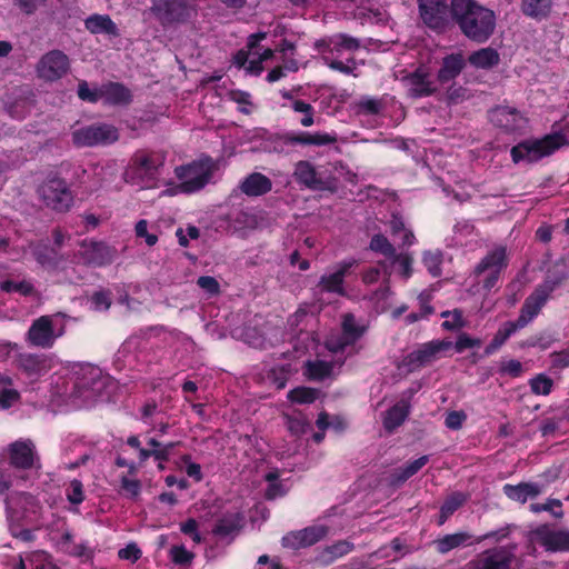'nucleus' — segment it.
<instances>
[{
  "label": "nucleus",
  "instance_id": "1",
  "mask_svg": "<svg viewBox=\"0 0 569 569\" xmlns=\"http://www.w3.org/2000/svg\"><path fill=\"white\" fill-rule=\"evenodd\" d=\"M452 21L469 40L483 43L495 32V12L476 0H451Z\"/></svg>",
  "mask_w": 569,
  "mask_h": 569
},
{
  "label": "nucleus",
  "instance_id": "2",
  "mask_svg": "<svg viewBox=\"0 0 569 569\" xmlns=\"http://www.w3.org/2000/svg\"><path fill=\"white\" fill-rule=\"evenodd\" d=\"M162 166L161 157L139 151L132 157L123 177L129 183L141 188H153L157 186Z\"/></svg>",
  "mask_w": 569,
  "mask_h": 569
},
{
  "label": "nucleus",
  "instance_id": "3",
  "mask_svg": "<svg viewBox=\"0 0 569 569\" xmlns=\"http://www.w3.org/2000/svg\"><path fill=\"white\" fill-rule=\"evenodd\" d=\"M64 333L66 325L61 315H47L32 321L26 333V341L32 347L50 349Z\"/></svg>",
  "mask_w": 569,
  "mask_h": 569
},
{
  "label": "nucleus",
  "instance_id": "4",
  "mask_svg": "<svg viewBox=\"0 0 569 569\" xmlns=\"http://www.w3.org/2000/svg\"><path fill=\"white\" fill-rule=\"evenodd\" d=\"M216 164L211 158H204L177 167L174 172L180 181L177 189L183 193L201 190L212 178Z\"/></svg>",
  "mask_w": 569,
  "mask_h": 569
},
{
  "label": "nucleus",
  "instance_id": "5",
  "mask_svg": "<svg viewBox=\"0 0 569 569\" xmlns=\"http://www.w3.org/2000/svg\"><path fill=\"white\" fill-rule=\"evenodd\" d=\"M563 143V137L560 134H548L542 139L526 140L511 149L513 162L525 161L532 163L543 157L550 156Z\"/></svg>",
  "mask_w": 569,
  "mask_h": 569
},
{
  "label": "nucleus",
  "instance_id": "6",
  "mask_svg": "<svg viewBox=\"0 0 569 569\" xmlns=\"http://www.w3.org/2000/svg\"><path fill=\"white\" fill-rule=\"evenodd\" d=\"M119 130L110 123L96 122L72 131V143L78 148H93L112 144L119 140Z\"/></svg>",
  "mask_w": 569,
  "mask_h": 569
},
{
  "label": "nucleus",
  "instance_id": "7",
  "mask_svg": "<svg viewBox=\"0 0 569 569\" xmlns=\"http://www.w3.org/2000/svg\"><path fill=\"white\" fill-rule=\"evenodd\" d=\"M37 193L46 207L58 212L68 211L73 201L67 182L57 177L42 181L37 189Z\"/></svg>",
  "mask_w": 569,
  "mask_h": 569
},
{
  "label": "nucleus",
  "instance_id": "8",
  "mask_svg": "<svg viewBox=\"0 0 569 569\" xmlns=\"http://www.w3.org/2000/svg\"><path fill=\"white\" fill-rule=\"evenodd\" d=\"M508 264L507 251L505 247H497L489 251L476 266L475 273L485 276L483 288L490 290L493 288Z\"/></svg>",
  "mask_w": 569,
  "mask_h": 569
},
{
  "label": "nucleus",
  "instance_id": "9",
  "mask_svg": "<svg viewBox=\"0 0 569 569\" xmlns=\"http://www.w3.org/2000/svg\"><path fill=\"white\" fill-rule=\"evenodd\" d=\"M150 11L162 26L180 23L190 17V8L183 0H153Z\"/></svg>",
  "mask_w": 569,
  "mask_h": 569
},
{
  "label": "nucleus",
  "instance_id": "10",
  "mask_svg": "<svg viewBox=\"0 0 569 569\" xmlns=\"http://www.w3.org/2000/svg\"><path fill=\"white\" fill-rule=\"evenodd\" d=\"M422 21L431 29L443 30L452 20L451 6L446 0H418Z\"/></svg>",
  "mask_w": 569,
  "mask_h": 569
},
{
  "label": "nucleus",
  "instance_id": "11",
  "mask_svg": "<svg viewBox=\"0 0 569 569\" xmlns=\"http://www.w3.org/2000/svg\"><path fill=\"white\" fill-rule=\"evenodd\" d=\"M70 61L66 53L60 50H51L39 60L37 72L39 78L46 81H56L68 73Z\"/></svg>",
  "mask_w": 569,
  "mask_h": 569
},
{
  "label": "nucleus",
  "instance_id": "12",
  "mask_svg": "<svg viewBox=\"0 0 569 569\" xmlns=\"http://www.w3.org/2000/svg\"><path fill=\"white\" fill-rule=\"evenodd\" d=\"M490 122L505 132L523 130L527 126V118L516 108L510 106H497L489 110Z\"/></svg>",
  "mask_w": 569,
  "mask_h": 569
},
{
  "label": "nucleus",
  "instance_id": "13",
  "mask_svg": "<svg viewBox=\"0 0 569 569\" xmlns=\"http://www.w3.org/2000/svg\"><path fill=\"white\" fill-rule=\"evenodd\" d=\"M513 558L507 548H493L470 560L465 569H511Z\"/></svg>",
  "mask_w": 569,
  "mask_h": 569
},
{
  "label": "nucleus",
  "instance_id": "14",
  "mask_svg": "<svg viewBox=\"0 0 569 569\" xmlns=\"http://www.w3.org/2000/svg\"><path fill=\"white\" fill-rule=\"evenodd\" d=\"M553 286L545 283L535 289V291L525 300L520 315L515 321L521 329L525 328L541 310L547 302Z\"/></svg>",
  "mask_w": 569,
  "mask_h": 569
},
{
  "label": "nucleus",
  "instance_id": "15",
  "mask_svg": "<svg viewBox=\"0 0 569 569\" xmlns=\"http://www.w3.org/2000/svg\"><path fill=\"white\" fill-rule=\"evenodd\" d=\"M82 249L73 256V260L78 258L88 266L101 267L113 260L114 250L109 246L97 241H81Z\"/></svg>",
  "mask_w": 569,
  "mask_h": 569
},
{
  "label": "nucleus",
  "instance_id": "16",
  "mask_svg": "<svg viewBox=\"0 0 569 569\" xmlns=\"http://www.w3.org/2000/svg\"><path fill=\"white\" fill-rule=\"evenodd\" d=\"M328 530L325 526H311L298 531H291L282 538V546L290 549L310 547L320 541Z\"/></svg>",
  "mask_w": 569,
  "mask_h": 569
},
{
  "label": "nucleus",
  "instance_id": "17",
  "mask_svg": "<svg viewBox=\"0 0 569 569\" xmlns=\"http://www.w3.org/2000/svg\"><path fill=\"white\" fill-rule=\"evenodd\" d=\"M10 463L19 469H31L38 462L34 443L27 440H18L12 442L9 448Z\"/></svg>",
  "mask_w": 569,
  "mask_h": 569
},
{
  "label": "nucleus",
  "instance_id": "18",
  "mask_svg": "<svg viewBox=\"0 0 569 569\" xmlns=\"http://www.w3.org/2000/svg\"><path fill=\"white\" fill-rule=\"evenodd\" d=\"M355 264V260L340 262L332 272L321 276L317 287L321 292L345 296L346 290L343 287V281L346 276L349 273L350 269Z\"/></svg>",
  "mask_w": 569,
  "mask_h": 569
},
{
  "label": "nucleus",
  "instance_id": "19",
  "mask_svg": "<svg viewBox=\"0 0 569 569\" xmlns=\"http://www.w3.org/2000/svg\"><path fill=\"white\" fill-rule=\"evenodd\" d=\"M36 499L30 493L14 492L6 498L8 522L20 521L27 512H36Z\"/></svg>",
  "mask_w": 569,
  "mask_h": 569
},
{
  "label": "nucleus",
  "instance_id": "20",
  "mask_svg": "<svg viewBox=\"0 0 569 569\" xmlns=\"http://www.w3.org/2000/svg\"><path fill=\"white\" fill-rule=\"evenodd\" d=\"M81 371V377L76 382V395L88 400L94 397L103 386V379L98 368L86 367Z\"/></svg>",
  "mask_w": 569,
  "mask_h": 569
},
{
  "label": "nucleus",
  "instance_id": "21",
  "mask_svg": "<svg viewBox=\"0 0 569 569\" xmlns=\"http://www.w3.org/2000/svg\"><path fill=\"white\" fill-rule=\"evenodd\" d=\"M293 178L299 184L310 190H323L326 188V182L317 172L316 167L307 160H300L295 164Z\"/></svg>",
  "mask_w": 569,
  "mask_h": 569
},
{
  "label": "nucleus",
  "instance_id": "22",
  "mask_svg": "<svg viewBox=\"0 0 569 569\" xmlns=\"http://www.w3.org/2000/svg\"><path fill=\"white\" fill-rule=\"evenodd\" d=\"M451 347L452 342L449 340H433L413 351L410 355V359L419 366H426L437 360L442 352L449 350Z\"/></svg>",
  "mask_w": 569,
  "mask_h": 569
},
{
  "label": "nucleus",
  "instance_id": "23",
  "mask_svg": "<svg viewBox=\"0 0 569 569\" xmlns=\"http://www.w3.org/2000/svg\"><path fill=\"white\" fill-rule=\"evenodd\" d=\"M402 81L408 90V94L412 98L430 96L436 90L432 82L429 80V74L422 69L409 73Z\"/></svg>",
  "mask_w": 569,
  "mask_h": 569
},
{
  "label": "nucleus",
  "instance_id": "24",
  "mask_svg": "<svg viewBox=\"0 0 569 569\" xmlns=\"http://www.w3.org/2000/svg\"><path fill=\"white\" fill-rule=\"evenodd\" d=\"M338 140L336 133L327 132H300V133H288L283 137V141L287 144H302V146H327L336 143Z\"/></svg>",
  "mask_w": 569,
  "mask_h": 569
},
{
  "label": "nucleus",
  "instance_id": "25",
  "mask_svg": "<svg viewBox=\"0 0 569 569\" xmlns=\"http://www.w3.org/2000/svg\"><path fill=\"white\" fill-rule=\"evenodd\" d=\"M507 498L519 503H526L542 492V486L537 482H520L518 485L507 483L502 487Z\"/></svg>",
  "mask_w": 569,
  "mask_h": 569
},
{
  "label": "nucleus",
  "instance_id": "26",
  "mask_svg": "<svg viewBox=\"0 0 569 569\" xmlns=\"http://www.w3.org/2000/svg\"><path fill=\"white\" fill-rule=\"evenodd\" d=\"M475 540L471 533L467 531H459L455 533L445 535L432 541V546L436 551L440 555H447L448 552L473 545Z\"/></svg>",
  "mask_w": 569,
  "mask_h": 569
},
{
  "label": "nucleus",
  "instance_id": "27",
  "mask_svg": "<svg viewBox=\"0 0 569 569\" xmlns=\"http://www.w3.org/2000/svg\"><path fill=\"white\" fill-rule=\"evenodd\" d=\"M14 362L16 367L29 377L40 376L49 369L44 355L19 353Z\"/></svg>",
  "mask_w": 569,
  "mask_h": 569
},
{
  "label": "nucleus",
  "instance_id": "28",
  "mask_svg": "<svg viewBox=\"0 0 569 569\" xmlns=\"http://www.w3.org/2000/svg\"><path fill=\"white\" fill-rule=\"evenodd\" d=\"M30 248L34 259L42 267L56 269L60 266L61 262L69 258L60 253V251L53 246L50 247L43 242L31 244Z\"/></svg>",
  "mask_w": 569,
  "mask_h": 569
},
{
  "label": "nucleus",
  "instance_id": "29",
  "mask_svg": "<svg viewBox=\"0 0 569 569\" xmlns=\"http://www.w3.org/2000/svg\"><path fill=\"white\" fill-rule=\"evenodd\" d=\"M317 48L322 52L331 53L355 52L360 48V40L346 33H338L332 36L328 43L326 41L318 42Z\"/></svg>",
  "mask_w": 569,
  "mask_h": 569
},
{
  "label": "nucleus",
  "instance_id": "30",
  "mask_svg": "<svg viewBox=\"0 0 569 569\" xmlns=\"http://www.w3.org/2000/svg\"><path fill=\"white\" fill-rule=\"evenodd\" d=\"M239 189L248 197H260L272 189V181L260 172H253L241 181Z\"/></svg>",
  "mask_w": 569,
  "mask_h": 569
},
{
  "label": "nucleus",
  "instance_id": "31",
  "mask_svg": "<svg viewBox=\"0 0 569 569\" xmlns=\"http://www.w3.org/2000/svg\"><path fill=\"white\" fill-rule=\"evenodd\" d=\"M243 526V517L239 512L223 515L212 529V533L219 538H233Z\"/></svg>",
  "mask_w": 569,
  "mask_h": 569
},
{
  "label": "nucleus",
  "instance_id": "32",
  "mask_svg": "<svg viewBox=\"0 0 569 569\" xmlns=\"http://www.w3.org/2000/svg\"><path fill=\"white\" fill-rule=\"evenodd\" d=\"M379 267L382 269L385 278L382 281V286L378 290L372 292V295L370 296V300L376 305V309L379 312H383L389 308V306H390L389 299L392 296V292H391L390 286H389L391 270H390L389 266L387 264L386 260L380 261Z\"/></svg>",
  "mask_w": 569,
  "mask_h": 569
},
{
  "label": "nucleus",
  "instance_id": "33",
  "mask_svg": "<svg viewBox=\"0 0 569 569\" xmlns=\"http://www.w3.org/2000/svg\"><path fill=\"white\" fill-rule=\"evenodd\" d=\"M537 536L542 546L548 550H568L569 531L565 530H538Z\"/></svg>",
  "mask_w": 569,
  "mask_h": 569
},
{
  "label": "nucleus",
  "instance_id": "34",
  "mask_svg": "<svg viewBox=\"0 0 569 569\" xmlns=\"http://www.w3.org/2000/svg\"><path fill=\"white\" fill-rule=\"evenodd\" d=\"M84 26L87 30L94 34L104 33L112 37L119 36L117 24L107 14H92L86 19Z\"/></svg>",
  "mask_w": 569,
  "mask_h": 569
},
{
  "label": "nucleus",
  "instance_id": "35",
  "mask_svg": "<svg viewBox=\"0 0 569 569\" xmlns=\"http://www.w3.org/2000/svg\"><path fill=\"white\" fill-rule=\"evenodd\" d=\"M465 60L462 54L456 53L443 58L442 66L438 71V80L442 83L455 79L463 69Z\"/></svg>",
  "mask_w": 569,
  "mask_h": 569
},
{
  "label": "nucleus",
  "instance_id": "36",
  "mask_svg": "<svg viewBox=\"0 0 569 569\" xmlns=\"http://www.w3.org/2000/svg\"><path fill=\"white\" fill-rule=\"evenodd\" d=\"M21 399L20 392L13 387V379L0 372V408L9 409Z\"/></svg>",
  "mask_w": 569,
  "mask_h": 569
},
{
  "label": "nucleus",
  "instance_id": "37",
  "mask_svg": "<svg viewBox=\"0 0 569 569\" xmlns=\"http://www.w3.org/2000/svg\"><path fill=\"white\" fill-rule=\"evenodd\" d=\"M355 546L352 542L347 540H340L336 543L326 547L320 555L318 556V560L322 565H330L335 560L340 557H343L353 550Z\"/></svg>",
  "mask_w": 569,
  "mask_h": 569
},
{
  "label": "nucleus",
  "instance_id": "38",
  "mask_svg": "<svg viewBox=\"0 0 569 569\" xmlns=\"http://www.w3.org/2000/svg\"><path fill=\"white\" fill-rule=\"evenodd\" d=\"M468 499H469L468 493H463L460 491H455V492L450 493L446 498L445 502L442 503V506L440 508L438 525L442 526L456 510H458L460 507H462L467 502Z\"/></svg>",
  "mask_w": 569,
  "mask_h": 569
},
{
  "label": "nucleus",
  "instance_id": "39",
  "mask_svg": "<svg viewBox=\"0 0 569 569\" xmlns=\"http://www.w3.org/2000/svg\"><path fill=\"white\" fill-rule=\"evenodd\" d=\"M429 461V456H421L420 458L409 462L403 468L396 469L391 475V483L399 486L416 475Z\"/></svg>",
  "mask_w": 569,
  "mask_h": 569
},
{
  "label": "nucleus",
  "instance_id": "40",
  "mask_svg": "<svg viewBox=\"0 0 569 569\" xmlns=\"http://www.w3.org/2000/svg\"><path fill=\"white\" fill-rule=\"evenodd\" d=\"M409 415V406L401 401L393 407H391L383 419V426L385 428L391 432L396 428H398L400 425L403 423V421L407 419Z\"/></svg>",
  "mask_w": 569,
  "mask_h": 569
},
{
  "label": "nucleus",
  "instance_id": "41",
  "mask_svg": "<svg viewBox=\"0 0 569 569\" xmlns=\"http://www.w3.org/2000/svg\"><path fill=\"white\" fill-rule=\"evenodd\" d=\"M499 53L492 48H482L469 57V62L476 68L489 69L499 63Z\"/></svg>",
  "mask_w": 569,
  "mask_h": 569
},
{
  "label": "nucleus",
  "instance_id": "42",
  "mask_svg": "<svg viewBox=\"0 0 569 569\" xmlns=\"http://www.w3.org/2000/svg\"><path fill=\"white\" fill-rule=\"evenodd\" d=\"M389 224L391 236L401 240V247H409L415 243L416 237L413 232L406 227L401 217L392 214Z\"/></svg>",
  "mask_w": 569,
  "mask_h": 569
},
{
  "label": "nucleus",
  "instance_id": "43",
  "mask_svg": "<svg viewBox=\"0 0 569 569\" xmlns=\"http://www.w3.org/2000/svg\"><path fill=\"white\" fill-rule=\"evenodd\" d=\"M101 97L112 104H126L131 100L130 91L120 83H110L101 92Z\"/></svg>",
  "mask_w": 569,
  "mask_h": 569
},
{
  "label": "nucleus",
  "instance_id": "44",
  "mask_svg": "<svg viewBox=\"0 0 569 569\" xmlns=\"http://www.w3.org/2000/svg\"><path fill=\"white\" fill-rule=\"evenodd\" d=\"M521 329L518 327V325L515 321H508L502 325L501 328L496 332L495 337L492 338L491 342L486 348V353H491L498 348H500L507 339L515 333L517 330Z\"/></svg>",
  "mask_w": 569,
  "mask_h": 569
},
{
  "label": "nucleus",
  "instance_id": "45",
  "mask_svg": "<svg viewBox=\"0 0 569 569\" xmlns=\"http://www.w3.org/2000/svg\"><path fill=\"white\" fill-rule=\"evenodd\" d=\"M332 368V363L327 361H307L305 375L311 380H323L331 375Z\"/></svg>",
  "mask_w": 569,
  "mask_h": 569
},
{
  "label": "nucleus",
  "instance_id": "46",
  "mask_svg": "<svg viewBox=\"0 0 569 569\" xmlns=\"http://www.w3.org/2000/svg\"><path fill=\"white\" fill-rule=\"evenodd\" d=\"M366 327L357 323L352 313H346L342 320V333L355 343L365 333Z\"/></svg>",
  "mask_w": 569,
  "mask_h": 569
},
{
  "label": "nucleus",
  "instance_id": "47",
  "mask_svg": "<svg viewBox=\"0 0 569 569\" xmlns=\"http://www.w3.org/2000/svg\"><path fill=\"white\" fill-rule=\"evenodd\" d=\"M549 8L550 0H522V11L529 17H546Z\"/></svg>",
  "mask_w": 569,
  "mask_h": 569
},
{
  "label": "nucleus",
  "instance_id": "48",
  "mask_svg": "<svg viewBox=\"0 0 569 569\" xmlns=\"http://www.w3.org/2000/svg\"><path fill=\"white\" fill-rule=\"evenodd\" d=\"M443 261V254L440 250L425 251L422 256V262L427 270L433 276H441V264Z\"/></svg>",
  "mask_w": 569,
  "mask_h": 569
},
{
  "label": "nucleus",
  "instance_id": "49",
  "mask_svg": "<svg viewBox=\"0 0 569 569\" xmlns=\"http://www.w3.org/2000/svg\"><path fill=\"white\" fill-rule=\"evenodd\" d=\"M319 396V390L309 387H298L289 391L288 399L297 403H312Z\"/></svg>",
  "mask_w": 569,
  "mask_h": 569
},
{
  "label": "nucleus",
  "instance_id": "50",
  "mask_svg": "<svg viewBox=\"0 0 569 569\" xmlns=\"http://www.w3.org/2000/svg\"><path fill=\"white\" fill-rule=\"evenodd\" d=\"M370 249L383 254L388 260L397 253L393 244L383 234H375L371 238Z\"/></svg>",
  "mask_w": 569,
  "mask_h": 569
},
{
  "label": "nucleus",
  "instance_id": "51",
  "mask_svg": "<svg viewBox=\"0 0 569 569\" xmlns=\"http://www.w3.org/2000/svg\"><path fill=\"white\" fill-rule=\"evenodd\" d=\"M389 268L392 267V264L399 266V272L405 278L408 279L412 274V262L413 258L409 253H396L389 262L386 261ZM392 271V269H390Z\"/></svg>",
  "mask_w": 569,
  "mask_h": 569
},
{
  "label": "nucleus",
  "instance_id": "52",
  "mask_svg": "<svg viewBox=\"0 0 569 569\" xmlns=\"http://www.w3.org/2000/svg\"><path fill=\"white\" fill-rule=\"evenodd\" d=\"M284 420H286V426H287L288 430L293 436L303 435L309 427L308 419L301 412H298L297 415H292V416L286 415Z\"/></svg>",
  "mask_w": 569,
  "mask_h": 569
},
{
  "label": "nucleus",
  "instance_id": "53",
  "mask_svg": "<svg viewBox=\"0 0 569 569\" xmlns=\"http://www.w3.org/2000/svg\"><path fill=\"white\" fill-rule=\"evenodd\" d=\"M441 317L446 318L442 322V327L447 330H457L465 327L462 311L459 309L443 311L441 312Z\"/></svg>",
  "mask_w": 569,
  "mask_h": 569
},
{
  "label": "nucleus",
  "instance_id": "54",
  "mask_svg": "<svg viewBox=\"0 0 569 569\" xmlns=\"http://www.w3.org/2000/svg\"><path fill=\"white\" fill-rule=\"evenodd\" d=\"M1 289L4 292H18L22 296H30L34 290L32 283L26 280L19 282L6 280L1 283Z\"/></svg>",
  "mask_w": 569,
  "mask_h": 569
},
{
  "label": "nucleus",
  "instance_id": "55",
  "mask_svg": "<svg viewBox=\"0 0 569 569\" xmlns=\"http://www.w3.org/2000/svg\"><path fill=\"white\" fill-rule=\"evenodd\" d=\"M552 385V380L545 375H538L530 380L531 391L536 395H549L551 392Z\"/></svg>",
  "mask_w": 569,
  "mask_h": 569
},
{
  "label": "nucleus",
  "instance_id": "56",
  "mask_svg": "<svg viewBox=\"0 0 569 569\" xmlns=\"http://www.w3.org/2000/svg\"><path fill=\"white\" fill-rule=\"evenodd\" d=\"M67 499L72 505H80L84 500L83 485L80 480L73 479L66 489Z\"/></svg>",
  "mask_w": 569,
  "mask_h": 569
},
{
  "label": "nucleus",
  "instance_id": "57",
  "mask_svg": "<svg viewBox=\"0 0 569 569\" xmlns=\"http://www.w3.org/2000/svg\"><path fill=\"white\" fill-rule=\"evenodd\" d=\"M27 560L31 569H54V566L50 561V556L44 551L31 552Z\"/></svg>",
  "mask_w": 569,
  "mask_h": 569
},
{
  "label": "nucleus",
  "instance_id": "58",
  "mask_svg": "<svg viewBox=\"0 0 569 569\" xmlns=\"http://www.w3.org/2000/svg\"><path fill=\"white\" fill-rule=\"evenodd\" d=\"M322 61L332 70L339 71L345 74H351L353 70L356 69V61L355 59H348L347 63L340 61L330 59L327 56L322 57Z\"/></svg>",
  "mask_w": 569,
  "mask_h": 569
},
{
  "label": "nucleus",
  "instance_id": "59",
  "mask_svg": "<svg viewBox=\"0 0 569 569\" xmlns=\"http://www.w3.org/2000/svg\"><path fill=\"white\" fill-rule=\"evenodd\" d=\"M353 345L349 342V339L341 332L338 335L330 336L326 341V347L329 351L338 353L343 351L348 346Z\"/></svg>",
  "mask_w": 569,
  "mask_h": 569
},
{
  "label": "nucleus",
  "instance_id": "60",
  "mask_svg": "<svg viewBox=\"0 0 569 569\" xmlns=\"http://www.w3.org/2000/svg\"><path fill=\"white\" fill-rule=\"evenodd\" d=\"M170 556L174 563L187 565L192 561L194 555L188 551L184 546H172L170 549Z\"/></svg>",
  "mask_w": 569,
  "mask_h": 569
},
{
  "label": "nucleus",
  "instance_id": "61",
  "mask_svg": "<svg viewBox=\"0 0 569 569\" xmlns=\"http://www.w3.org/2000/svg\"><path fill=\"white\" fill-rule=\"evenodd\" d=\"M290 366H282L279 369H273L271 371L270 378L272 379V382L277 387V389H282L286 387L287 381L291 375Z\"/></svg>",
  "mask_w": 569,
  "mask_h": 569
},
{
  "label": "nucleus",
  "instance_id": "62",
  "mask_svg": "<svg viewBox=\"0 0 569 569\" xmlns=\"http://www.w3.org/2000/svg\"><path fill=\"white\" fill-rule=\"evenodd\" d=\"M121 489L124 491L126 497L136 499L140 493L141 483L137 479H129L128 477H122Z\"/></svg>",
  "mask_w": 569,
  "mask_h": 569
},
{
  "label": "nucleus",
  "instance_id": "63",
  "mask_svg": "<svg viewBox=\"0 0 569 569\" xmlns=\"http://www.w3.org/2000/svg\"><path fill=\"white\" fill-rule=\"evenodd\" d=\"M480 346H481L480 339L471 338L467 333H461V335H459L453 347L457 352H462L466 349L478 348Z\"/></svg>",
  "mask_w": 569,
  "mask_h": 569
},
{
  "label": "nucleus",
  "instance_id": "64",
  "mask_svg": "<svg viewBox=\"0 0 569 569\" xmlns=\"http://www.w3.org/2000/svg\"><path fill=\"white\" fill-rule=\"evenodd\" d=\"M136 236L138 238H144L146 243L150 247L154 246L158 241V237L153 233L148 232V221L147 220H139L136 223Z\"/></svg>",
  "mask_w": 569,
  "mask_h": 569
}]
</instances>
